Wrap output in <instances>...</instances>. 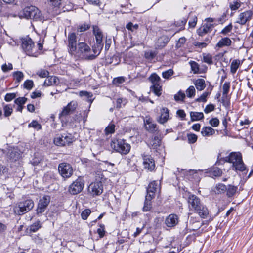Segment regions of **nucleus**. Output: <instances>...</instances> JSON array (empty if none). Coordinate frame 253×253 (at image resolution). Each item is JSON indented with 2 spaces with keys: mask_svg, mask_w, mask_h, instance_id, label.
Wrapping results in <instances>:
<instances>
[{
  "mask_svg": "<svg viewBox=\"0 0 253 253\" xmlns=\"http://www.w3.org/2000/svg\"><path fill=\"white\" fill-rule=\"evenodd\" d=\"M210 92H205L199 97L196 99V101L198 102H205L207 101V97L210 94Z\"/></svg>",
  "mask_w": 253,
  "mask_h": 253,
  "instance_id": "5fc2aeb1",
  "label": "nucleus"
},
{
  "mask_svg": "<svg viewBox=\"0 0 253 253\" xmlns=\"http://www.w3.org/2000/svg\"><path fill=\"white\" fill-rule=\"evenodd\" d=\"M58 169L59 174L64 178H68L73 174V168L70 164L61 163L58 165Z\"/></svg>",
  "mask_w": 253,
  "mask_h": 253,
  "instance_id": "9b49d317",
  "label": "nucleus"
},
{
  "mask_svg": "<svg viewBox=\"0 0 253 253\" xmlns=\"http://www.w3.org/2000/svg\"><path fill=\"white\" fill-rule=\"evenodd\" d=\"M215 109V105L212 104H210L207 105L204 110V112L206 114H208L211 112L214 111Z\"/></svg>",
  "mask_w": 253,
  "mask_h": 253,
  "instance_id": "69168bd1",
  "label": "nucleus"
},
{
  "mask_svg": "<svg viewBox=\"0 0 253 253\" xmlns=\"http://www.w3.org/2000/svg\"><path fill=\"white\" fill-rule=\"evenodd\" d=\"M157 54V52L156 51H150L147 52H146L145 54V56L146 58L149 59H152L155 58Z\"/></svg>",
  "mask_w": 253,
  "mask_h": 253,
  "instance_id": "680f3d73",
  "label": "nucleus"
},
{
  "mask_svg": "<svg viewBox=\"0 0 253 253\" xmlns=\"http://www.w3.org/2000/svg\"><path fill=\"white\" fill-rule=\"evenodd\" d=\"M77 106V103L76 101H72L70 102L66 107L63 108L61 113L59 115L60 117L62 118L72 113L75 110Z\"/></svg>",
  "mask_w": 253,
  "mask_h": 253,
  "instance_id": "6ab92c4d",
  "label": "nucleus"
},
{
  "mask_svg": "<svg viewBox=\"0 0 253 253\" xmlns=\"http://www.w3.org/2000/svg\"><path fill=\"white\" fill-rule=\"evenodd\" d=\"M4 115L5 117H9L13 112V108L10 104L3 105Z\"/></svg>",
  "mask_w": 253,
  "mask_h": 253,
  "instance_id": "58836bf2",
  "label": "nucleus"
},
{
  "mask_svg": "<svg viewBox=\"0 0 253 253\" xmlns=\"http://www.w3.org/2000/svg\"><path fill=\"white\" fill-rule=\"evenodd\" d=\"M37 74L41 78H45L48 75L49 72L46 70L41 69L37 71Z\"/></svg>",
  "mask_w": 253,
  "mask_h": 253,
  "instance_id": "052dcab7",
  "label": "nucleus"
},
{
  "mask_svg": "<svg viewBox=\"0 0 253 253\" xmlns=\"http://www.w3.org/2000/svg\"><path fill=\"white\" fill-rule=\"evenodd\" d=\"M115 125L113 124H110L105 128V134L108 135L109 134H112L115 132Z\"/></svg>",
  "mask_w": 253,
  "mask_h": 253,
  "instance_id": "a18cd8bd",
  "label": "nucleus"
},
{
  "mask_svg": "<svg viewBox=\"0 0 253 253\" xmlns=\"http://www.w3.org/2000/svg\"><path fill=\"white\" fill-rule=\"evenodd\" d=\"M111 146L116 152L124 155L128 154L131 148L130 145L124 139H114L111 142Z\"/></svg>",
  "mask_w": 253,
  "mask_h": 253,
  "instance_id": "39448f33",
  "label": "nucleus"
},
{
  "mask_svg": "<svg viewBox=\"0 0 253 253\" xmlns=\"http://www.w3.org/2000/svg\"><path fill=\"white\" fill-rule=\"evenodd\" d=\"M178 216L175 214H170L165 220V223L169 227H173L178 223Z\"/></svg>",
  "mask_w": 253,
  "mask_h": 253,
  "instance_id": "412c9836",
  "label": "nucleus"
},
{
  "mask_svg": "<svg viewBox=\"0 0 253 253\" xmlns=\"http://www.w3.org/2000/svg\"><path fill=\"white\" fill-rule=\"evenodd\" d=\"M103 47V44H97L92 47V50L94 52V55H95L96 57L98 56L100 53L101 52Z\"/></svg>",
  "mask_w": 253,
  "mask_h": 253,
  "instance_id": "a19ab883",
  "label": "nucleus"
},
{
  "mask_svg": "<svg viewBox=\"0 0 253 253\" xmlns=\"http://www.w3.org/2000/svg\"><path fill=\"white\" fill-rule=\"evenodd\" d=\"M238 189L237 186H235L232 185H229L228 188H227V196L228 197H231L234 196L236 193Z\"/></svg>",
  "mask_w": 253,
  "mask_h": 253,
  "instance_id": "e433bc0d",
  "label": "nucleus"
},
{
  "mask_svg": "<svg viewBox=\"0 0 253 253\" xmlns=\"http://www.w3.org/2000/svg\"><path fill=\"white\" fill-rule=\"evenodd\" d=\"M14 79L18 83L20 82L24 78V74L21 71H16L13 73Z\"/></svg>",
  "mask_w": 253,
  "mask_h": 253,
  "instance_id": "37998d69",
  "label": "nucleus"
},
{
  "mask_svg": "<svg viewBox=\"0 0 253 253\" xmlns=\"http://www.w3.org/2000/svg\"><path fill=\"white\" fill-rule=\"evenodd\" d=\"M232 27V24L231 23L222 29V30L221 31V33L224 35H227L228 33L231 31Z\"/></svg>",
  "mask_w": 253,
  "mask_h": 253,
  "instance_id": "338daca9",
  "label": "nucleus"
},
{
  "mask_svg": "<svg viewBox=\"0 0 253 253\" xmlns=\"http://www.w3.org/2000/svg\"><path fill=\"white\" fill-rule=\"evenodd\" d=\"M100 228L97 229V233L98 234L100 238H102L104 236L105 231V226L103 224H100L99 225Z\"/></svg>",
  "mask_w": 253,
  "mask_h": 253,
  "instance_id": "0e129e2a",
  "label": "nucleus"
},
{
  "mask_svg": "<svg viewBox=\"0 0 253 253\" xmlns=\"http://www.w3.org/2000/svg\"><path fill=\"white\" fill-rule=\"evenodd\" d=\"M161 144V140L158 136H154L152 138L148 143V146L151 147L153 149H156L158 146H160Z\"/></svg>",
  "mask_w": 253,
  "mask_h": 253,
  "instance_id": "2f4dec72",
  "label": "nucleus"
},
{
  "mask_svg": "<svg viewBox=\"0 0 253 253\" xmlns=\"http://www.w3.org/2000/svg\"><path fill=\"white\" fill-rule=\"evenodd\" d=\"M151 91L153 92L157 96H160L162 94V86L160 84H153L150 87Z\"/></svg>",
  "mask_w": 253,
  "mask_h": 253,
  "instance_id": "c9c22d12",
  "label": "nucleus"
},
{
  "mask_svg": "<svg viewBox=\"0 0 253 253\" xmlns=\"http://www.w3.org/2000/svg\"><path fill=\"white\" fill-rule=\"evenodd\" d=\"M84 185V181L82 178H78L70 185L69 192L72 195H76L83 190Z\"/></svg>",
  "mask_w": 253,
  "mask_h": 253,
  "instance_id": "f8f14e48",
  "label": "nucleus"
},
{
  "mask_svg": "<svg viewBox=\"0 0 253 253\" xmlns=\"http://www.w3.org/2000/svg\"><path fill=\"white\" fill-rule=\"evenodd\" d=\"M186 23V20L185 18H183L175 22L174 23V25H173V26L177 27V29L175 30H176V32H179L184 29V26Z\"/></svg>",
  "mask_w": 253,
  "mask_h": 253,
  "instance_id": "473e14b6",
  "label": "nucleus"
},
{
  "mask_svg": "<svg viewBox=\"0 0 253 253\" xmlns=\"http://www.w3.org/2000/svg\"><path fill=\"white\" fill-rule=\"evenodd\" d=\"M59 83V79L56 76H50L45 80L44 85L45 86H50L57 85Z\"/></svg>",
  "mask_w": 253,
  "mask_h": 253,
  "instance_id": "cd10ccee",
  "label": "nucleus"
},
{
  "mask_svg": "<svg viewBox=\"0 0 253 253\" xmlns=\"http://www.w3.org/2000/svg\"><path fill=\"white\" fill-rule=\"evenodd\" d=\"M203 61L208 64H213L212 56L210 54H203Z\"/></svg>",
  "mask_w": 253,
  "mask_h": 253,
  "instance_id": "de8ad7c7",
  "label": "nucleus"
},
{
  "mask_svg": "<svg viewBox=\"0 0 253 253\" xmlns=\"http://www.w3.org/2000/svg\"><path fill=\"white\" fill-rule=\"evenodd\" d=\"M74 55L80 58L88 60H92L96 58L95 55L91 54L90 47L84 42L78 43L76 48V51Z\"/></svg>",
  "mask_w": 253,
  "mask_h": 253,
  "instance_id": "20e7f679",
  "label": "nucleus"
},
{
  "mask_svg": "<svg viewBox=\"0 0 253 253\" xmlns=\"http://www.w3.org/2000/svg\"><path fill=\"white\" fill-rule=\"evenodd\" d=\"M230 88V84L229 82H225L223 86V97L222 98V103L223 105H228L229 101L227 100V94L229 93Z\"/></svg>",
  "mask_w": 253,
  "mask_h": 253,
  "instance_id": "5701e85b",
  "label": "nucleus"
},
{
  "mask_svg": "<svg viewBox=\"0 0 253 253\" xmlns=\"http://www.w3.org/2000/svg\"><path fill=\"white\" fill-rule=\"evenodd\" d=\"M187 203L189 211L197 213L201 218H206L209 215V210L194 194L187 193Z\"/></svg>",
  "mask_w": 253,
  "mask_h": 253,
  "instance_id": "f257e3e1",
  "label": "nucleus"
},
{
  "mask_svg": "<svg viewBox=\"0 0 253 253\" xmlns=\"http://www.w3.org/2000/svg\"><path fill=\"white\" fill-rule=\"evenodd\" d=\"M242 3L238 0H234L229 3V7L232 11L238 9L241 6Z\"/></svg>",
  "mask_w": 253,
  "mask_h": 253,
  "instance_id": "4c0bfd02",
  "label": "nucleus"
},
{
  "mask_svg": "<svg viewBox=\"0 0 253 253\" xmlns=\"http://www.w3.org/2000/svg\"><path fill=\"white\" fill-rule=\"evenodd\" d=\"M191 70L195 74L199 73V66L198 64L195 61L190 62Z\"/></svg>",
  "mask_w": 253,
  "mask_h": 253,
  "instance_id": "8fccbe9b",
  "label": "nucleus"
},
{
  "mask_svg": "<svg viewBox=\"0 0 253 253\" xmlns=\"http://www.w3.org/2000/svg\"><path fill=\"white\" fill-rule=\"evenodd\" d=\"M227 187L225 185L219 183L216 185L214 189V191L217 194L222 193L226 191Z\"/></svg>",
  "mask_w": 253,
  "mask_h": 253,
  "instance_id": "ea45409f",
  "label": "nucleus"
},
{
  "mask_svg": "<svg viewBox=\"0 0 253 253\" xmlns=\"http://www.w3.org/2000/svg\"><path fill=\"white\" fill-rule=\"evenodd\" d=\"M253 12L252 10H247L240 13L237 18L236 23L241 25H245L253 18Z\"/></svg>",
  "mask_w": 253,
  "mask_h": 253,
  "instance_id": "dca6fc26",
  "label": "nucleus"
},
{
  "mask_svg": "<svg viewBox=\"0 0 253 253\" xmlns=\"http://www.w3.org/2000/svg\"><path fill=\"white\" fill-rule=\"evenodd\" d=\"M44 160V158L43 156L39 153H36L34 154V157L31 161V163L33 166H37L42 164Z\"/></svg>",
  "mask_w": 253,
  "mask_h": 253,
  "instance_id": "bb28decb",
  "label": "nucleus"
},
{
  "mask_svg": "<svg viewBox=\"0 0 253 253\" xmlns=\"http://www.w3.org/2000/svg\"><path fill=\"white\" fill-rule=\"evenodd\" d=\"M116 103L117 108H120L126 104L127 100L125 98H119L117 99Z\"/></svg>",
  "mask_w": 253,
  "mask_h": 253,
  "instance_id": "3c124183",
  "label": "nucleus"
},
{
  "mask_svg": "<svg viewBox=\"0 0 253 253\" xmlns=\"http://www.w3.org/2000/svg\"><path fill=\"white\" fill-rule=\"evenodd\" d=\"M19 16L37 21L41 20V13L37 7L30 6L24 8L19 13Z\"/></svg>",
  "mask_w": 253,
  "mask_h": 253,
  "instance_id": "423d86ee",
  "label": "nucleus"
},
{
  "mask_svg": "<svg viewBox=\"0 0 253 253\" xmlns=\"http://www.w3.org/2000/svg\"><path fill=\"white\" fill-rule=\"evenodd\" d=\"M74 137L69 133H64L61 136H57L54 139V143L56 145L64 146L69 145L74 141Z\"/></svg>",
  "mask_w": 253,
  "mask_h": 253,
  "instance_id": "1a4fd4ad",
  "label": "nucleus"
},
{
  "mask_svg": "<svg viewBox=\"0 0 253 253\" xmlns=\"http://www.w3.org/2000/svg\"><path fill=\"white\" fill-rule=\"evenodd\" d=\"M215 130L210 126H205L202 128L201 134L203 136H210L215 133Z\"/></svg>",
  "mask_w": 253,
  "mask_h": 253,
  "instance_id": "c85d7f7f",
  "label": "nucleus"
},
{
  "mask_svg": "<svg viewBox=\"0 0 253 253\" xmlns=\"http://www.w3.org/2000/svg\"><path fill=\"white\" fill-rule=\"evenodd\" d=\"M68 52L70 54H75L76 51L77 37L75 33H70L67 38Z\"/></svg>",
  "mask_w": 253,
  "mask_h": 253,
  "instance_id": "4468645a",
  "label": "nucleus"
},
{
  "mask_svg": "<svg viewBox=\"0 0 253 253\" xmlns=\"http://www.w3.org/2000/svg\"><path fill=\"white\" fill-rule=\"evenodd\" d=\"M195 89L193 86H190L186 90L187 96L189 98H192L195 95Z\"/></svg>",
  "mask_w": 253,
  "mask_h": 253,
  "instance_id": "49530a36",
  "label": "nucleus"
},
{
  "mask_svg": "<svg viewBox=\"0 0 253 253\" xmlns=\"http://www.w3.org/2000/svg\"><path fill=\"white\" fill-rule=\"evenodd\" d=\"M194 84L199 91L203 90L206 87L205 81L203 79H198L194 82Z\"/></svg>",
  "mask_w": 253,
  "mask_h": 253,
  "instance_id": "72a5a7b5",
  "label": "nucleus"
},
{
  "mask_svg": "<svg viewBox=\"0 0 253 253\" xmlns=\"http://www.w3.org/2000/svg\"><path fill=\"white\" fill-rule=\"evenodd\" d=\"M90 213L91 211L89 209H86L82 211L81 213V217L83 219L85 220L87 218Z\"/></svg>",
  "mask_w": 253,
  "mask_h": 253,
  "instance_id": "774afa93",
  "label": "nucleus"
},
{
  "mask_svg": "<svg viewBox=\"0 0 253 253\" xmlns=\"http://www.w3.org/2000/svg\"><path fill=\"white\" fill-rule=\"evenodd\" d=\"M143 166L145 169L152 171L155 168V163L154 159L149 155L142 154Z\"/></svg>",
  "mask_w": 253,
  "mask_h": 253,
  "instance_id": "2eb2a0df",
  "label": "nucleus"
},
{
  "mask_svg": "<svg viewBox=\"0 0 253 253\" xmlns=\"http://www.w3.org/2000/svg\"><path fill=\"white\" fill-rule=\"evenodd\" d=\"M27 99L25 97H21L16 98L14 100V103L17 105L23 106L26 102Z\"/></svg>",
  "mask_w": 253,
  "mask_h": 253,
  "instance_id": "864d4df0",
  "label": "nucleus"
},
{
  "mask_svg": "<svg viewBox=\"0 0 253 253\" xmlns=\"http://www.w3.org/2000/svg\"><path fill=\"white\" fill-rule=\"evenodd\" d=\"M178 173H176V178L177 179L180 177H185L188 179H198L199 176L198 172H201V171L200 170H186L184 169H181L180 171L179 169H177Z\"/></svg>",
  "mask_w": 253,
  "mask_h": 253,
  "instance_id": "9d476101",
  "label": "nucleus"
},
{
  "mask_svg": "<svg viewBox=\"0 0 253 253\" xmlns=\"http://www.w3.org/2000/svg\"><path fill=\"white\" fill-rule=\"evenodd\" d=\"M50 197L48 195H45L40 198L36 209V214L38 215H41L45 211L47 206L50 203Z\"/></svg>",
  "mask_w": 253,
  "mask_h": 253,
  "instance_id": "ddd939ff",
  "label": "nucleus"
},
{
  "mask_svg": "<svg viewBox=\"0 0 253 253\" xmlns=\"http://www.w3.org/2000/svg\"><path fill=\"white\" fill-rule=\"evenodd\" d=\"M93 34L95 36L96 42L97 44H103L102 43V38L103 35L101 31L97 26H93Z\"/></svg>",
  "mask_w": 253,
  "mask_h": 253,
  "instance_id": "b1692460",
  "label": "nucleus"
},
{
  "mask_svg": "<svg viewBox=\"0 0 253 253\" xmlns=\"http://www.w3.org/2000/svg\"><path fill=\"white\" fill-rule=\"evenodd\" d=\"M144 123L146 130L150 133H154L158 129L157 125L153 122L150 118H146L144 120Z\"/></svg>",
  "mask_w": 253,
  "mask_h": 253,
  "instance_id": "aec40b11",
  "label": "nucleus"
},
{
  "mask_svg": "<svg viewBox=\"0 0 253 253\" xmlns=\"http://www.w3.org/2000/svg\"><path fill=\"white\" fill-rule=\"evenodd\" d=\"M173 74V71L172 69H169L162 73V77L165 79H168Z\"/></svg>",
  "mask_w": 253,
  "mask_h": 253,
  "instance_id": "e2e57ef3",
  "label": "nucleus"
},
{
  "mask_svg": "<svg viewBox=\"0 0 253 253\" xmlns=\"http://www.w3.org/2000/svg\"><path fill=\"white\" fill-rule=\"evenodd\" d=\"M153 198L151 197H147V196H145V200L144 203V206L143 207V211L144 212L150 211L152 208V203L151 200Z\"/></svg>",
  "mask_w": 253,
  "mask_h": 253,
  "instance_id": "7c9ffc66",
  "label": "nucleus"
},
{
  "mask_svg": "<svg viewBox=\"0 0 253 253\" xmlns=\"http://www.w3.org/2000/svg\"><path fill=\"white\" fill-rule=\"evenodd\" d=\"M160 190V182L158 181H153L150 182L147 189V197L154 198L155 193Z\"/></svg>",
  "mask_w": 253,
  "mask_h": 253,
  "instance_id": "a211bd4d",
  "label": "nucleus"
},
{
  "mask_svg": "<svg viewBox=\"0 0 253 253\" xmlns=\"http://www.w3.org/2000/svg\"><path fill=\"white\" fill-rule=\"evenodd\" d=\"M224 161L232 164V169L236 172H244L247 170V167L242 160L240 152H231L229 156L224 158Z\"/></svg>",
  "mask_w": 253,
  "mask_h": 253,
  "instance_id": "f03ea898",
  "label": "nucleus"
},
{
  "mask_svg": "<svg viewBox=\"0 0 253 253\" xmlns=\"http://www.w3.org/2000/svg\"><path fill=\"white\" fill-rule=\"evenodd\" d=\"M170 38L166 35H163L158 38L156 46L159 48L165 47L169 41Z\"/></svg>",
  "mask_w": 253,
  "mask_h": 253,
  "instance_id": "393cba45",
  "label": "nucleus"
},
{
  "mask_svg": "<svg viewBox=\"0 0 253 253\" xmlns=\"http://www.w3.org/2000/svg\"><path fill=\"white\" fill-rule=\"evenodd\" d=\"M149 80L153 84H160V77L156 74H152L149 77Z\"/></svg>",
  "mask_w": 253,
  "mask_h": 253,
  "instance_id": "79ce46f5",
  "label": "nucleus"
},
{
  "mask_svg": "<svg viewBox=\"0 0 253 253\" xmlns=\"http://www.w3.org/2000/svg\"><path fill=\"white\" fill-rule=\"evenodd\" d=\"M211 175L214 177H219L222 175L221 169L217 167L212 168L210 171Z\"/></svg>",
  "mask_w": 253,
  "mask_h": 253,
  "instance_id": "c03bdc74",
  "label": "nucleus"
},
{
  "mask_svg": "<svg viewBox=\"0 0 253 253\" xmlns=\"http://www.w3.org/2000/svg\"><path fill=\"white\" fill-rule=\"evenodd\" d=\"M90 28V25L87 24H83L79 25L77 28L78 32H83L87 30Z\"/></svg>",
  "mask_w": 253,
  "mask_h": 253,
  "instance_id": "13d9d810",
  "label": "nucleus"
},
{
  "mask_svg": "<svg viewBox=\"0 0 253 253\" xmlns=\"http://www.w3.org/2000/svg\"><path fill=\"white\" fill-rule=\"evenodd\" d=\"M241 63L239 59H234L232 61L230 65V72L232 74H234L236 72Z\"/></svg>",
  "mask_w": 253,
  "mask_h": 253,
  "instance_id": "c756f323",
  "label": "nucleus"
},
{
  "mask_svg": "<svg viewBox=\"0 0 253 253\" xmlns=\"http://www.w3.org/2000/svg\"><path fill=\"white\" fill-rule=\"evenodd\" d=\"M95 180L96 182H92L88 187V193L93 197L99 196L103 192V186L101 181L104 176L101 172L95 174Z\"/></svg>",
  "mask_w": 253,
  "mask_h": 253,
  "instance_id": "7ed1b4c3",
  "label": "nucleus"
},
{
  "mask_svg": "<svg viewBox=\"0 0 253 253\" xmlns=\"http://www.w3.org/2000/svg\"><path fill=\"white\" fill-rule=\"evenodd\" d=\"M22 47L27 55L34 57L37 56V48L30 37H26L22 39Z\"/></svg>",
  "mask_w": 253,
  "mask_h": 253,
  "instance_id": "0eeeda50",
  "label": "nucleus"
},
{
  "mask_svg": "<svg viewBox=\"0 0 253 253\" xmlns=\"http://www.w3.org/2000/svg\"><path fill=\"white\" fill-rule=\"evenodd\" d=\"M232 43L231 40L228 37H224L221 39L215 46L216 49H219L224 46H230Z\"/></svg>",
  "mask_w": 253,
  "mask_h": 253,
  "instance_id": "a878e982",
  "label": "nucleus"
},
{
  "mask_svg": "<svg viewBox=\"0 0 253 253\" xmlns=\"http://www.w3.org/2000/svg\"><path fill=\"white\" fill-rule=\"evenodd\" d=\"M170 119L169 110L165 107L160 108L159 115L157 118V121L160 124H164Z\"/></svg>",
  "mask_w": 253,
  "mask_h": 253,
  "instance_id": "f3484780",
  "label": "nucleus"
},
{
  "mask_svg": "<svg viewBox=\"0 0 253 253\" xmlns=\"http://www.w3.org/2000/svg\"><path fill=\"white\" fill-rule=\"evenodd\" d=\"M33 81L31 80H27L25 81L23 84L24 87L28 90L31 89L33 87Z\"/></svg>",
  "mask_w": 253,
  "mask_h": 253,
  "instance_id": "6e6d98bb",
  "label": "nucleus"
},
{
  "mask_svg": "<svg viewBox=\"0 0 253 253\" xmlns=\"http://www.w3.org/2000/svg\"><path fill=\"white\" fill-rule=\"evenodd\" d=\"M41 226L40 221H37L34 223L30 226V230L32 232H35L41 228Z\"/></svg>",
  "mask_w": 253,
  "mask_h": 253,
  "instance_id": "4d7b16f0",
  "label": "nucleus"
},
{
  "mask_svg": "<svg viewBox=\"0 0 253 253\" xmlns=\"http://www.w3.org/2000/svg\"><path fill=\"white\" fill-rule=\"evenodd\" d=\"M192 121H199L204 118V116L202 112H191L190 113Z\"/></svg>",
  "mask_w": 253,
  "mask_h": 253,
  "instance_id": "f704fd0d",
  "label": "nucleus"
},
{
  "mask_svg": "<svg viewBox=\"0 0 253 253\" xmlns=\"http://www.w3.org/2000/svg\"><path fill=\"white\" fill-rule=\"evenodd\" d=\"M34 206V203L31 199H26L19 202L14 208V212L18 215H22L28 212Z\"/></svg>",
  "mask_w": 253,
  "mask_h": 253,
  "instance_id": "6e6552de",
  "label": "nucleus"
},
{
  "mask_svg": "<svg viewBox=\"0 0 253 253\" xmlns=\"http://www.w3.org/2000/svg\"><path fill=\"white\" fill-rule=\"evenodd\" d=\"M185 97V94L184 92L180 90L177 94H175L174 98L176 101H183Z\"/></svg>",
  "mask_w": 253,
  "mask_h": 253,
  "instance_id": "09e8293b",
  "label": "nucleus"
},
{
  "mask_svg": "<svg viewBox=\"0 0 253 253\" xmlns=\"http://www.w3.org/2000/svg\"><path fill=\"white\" fill-rule=\"evenodd\" d=\"M188 140L189 143H194L197 140V136L193 133L187 134Z\"/></svg>",
  "mask_w": 253,
  "mask_h": 253,
  "instance_id": "bf43d9fd",
  "label": "nucleus"
},
{
  "mask_svg": "<svg viewBox=\"0 0 253 253\" xmlns=\"http://www.w3.org/2000/svg\"><path fill=\"white\" fill-rule=\"evenodd\" d=\"M217 25V23H205L201 28L198 30V34L200 36H203L204 34L210 32L212 28Z\"/></svg>",
  "mask_w": 253,
  "mask_h": 253,
  "instance_id": "4be33fe9",
  "label": "nucleus"
},
{
  "mask_svg": "<svg viewBox=\"0 0 253 253\" xmlns=\"http://www.w3.org/2000/svg\"><path fill=\"white\" fill-rule=\"evenodd\" d=\"M29 127H33L37 130H40L42 128V126L37 121L33 120L28 125Z\"/></svg>",
  "mask_w": 253,
  "mask_h": 253,
  "instance_id": "603ef678",
  "label": "nucleus"
}]
</instances>
